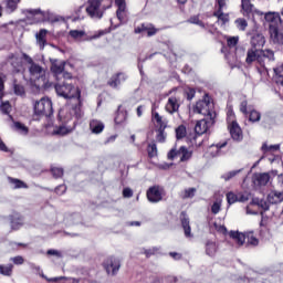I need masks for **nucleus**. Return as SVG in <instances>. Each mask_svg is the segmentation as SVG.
<instances>
[{"instance_id":"1","label":"nucleus","mask_w":283,"mask_h":283,"mask_svg":"<svg viewBox=\"0 0 283 283\" xmlns=\"http://www.w3.org/2000/svg\"><path fill=\"white\" fill-rule=\"evenodd\" d=\"M54 114L52 106V99L49 97H42L40 101L33 102V116L34 118H50Z\"/></svg>"},{"instance_id":"2","label":"nucleus","mask_w":283,"mask_h":283,"mask_svg":"<svg viewBox=\"0 0 283 283\" xmlns=\"http://www.w3.org/2000/svg\"><path fill=\"white\" fill-rule=\"evenodd\" d=\"M192 111L195 114H201V116H206V118H216L213 101L209 94H205L203 98L196 103Z\"/></svg>"},{"instance_id":"3","label":"nucleus","mask_w":283,"mask_h":283,"mask_svg":"<svg viewBox=\"0 0 283 283\" xmlns=\"http://www.w3.org/2000/svg\"><path fill=\"white\" fill-rule=\"evenodd\" d=\"M30 81H33L38 87H45L48 85V72L43 66L34 63L29 67Z\"/></svg>"},{"instance_id":"4","label":"nucleus","mask_w":283,"mask_h":283,"mask_svg":"<svg viewBox=\"0 0 283 283\" xmlns=\"http://www.w3.org/2000/svg\"><path fill=\"white\" fill-rule=\"evenodd\" d=\"M72 102L73 105V118H75L76 122H74V125H78L83 120V117L85 116V112H83V97L81 96V88H76L72 95Z\"/></svg>"},{"instance_id":"5","label":"nucleus","mask_w":283,"mask_h":283,"mask_svg":"<svg viewBox=\"0 0 283 283\" xmlns=\"http://www.w3.org/2000/svg\"><path fill=\"white\" fill-rule=\"evenodd\" d=\"M227 123L228 129L233 140H242V128L240 127V124H238V122L235 120V113H233L232 109H229L227 113Z\"/></svg>"},{"instance_id":"6","label":"nucleus","mask_w":283,"mask_h":283,"mask_svg":"<svg viewBox=\"0 0 283 283\" xmlns=\"http://www.w3.org/2000/svg\"><path fill=\"white\" fill-rule=\"evenodd\" d=\"M230 238L237 242L239 247H242L244 244V241L248 240V244H252L253 247H258L259 241L255 235H253V231H249L245 233H240L238 231H231L230 232Z\"/></svg>"},{"instance_id":"7","label":"nucleus","mask_w":283,"mask_h":283,"mask_svg":"<svg viewBox=\"0 0 283 283\" xmlns=\"http://www.w3.org/2000/svg\"><path fill=\"white\" fill-rule=\"evenodd\" d=\"M103 268L105 269L107 275H116L120 271V259L116 256H108L103 262Z\"/></svg>"},{"instance_id":"8","label":"nucleus","mask_w":283,"mask_h":283,"mask_svg":"<svg viewBox=\"0 0 283 283\" xmlns=\"http://www.w3.org/2000/svg\"><path fill=\"white\" fill-rule=\"evenodd\" d=\"M216 117H206L203 119H200L197 122L195 126V132L198 134V136H202V134H207L209 128L214 125Z\"/></svg>"},{"instance_id":"9","label":"nucleus","mask_w":283,"mask_h":283,"mask_svg":"<svg viewBox=\"0 0 283 283\" xmlns=\"http://www.w3.org/2000/svg\"><path fill=\"white\" fill-rule=\"evenodd\" d=\"M86 12L91 19H103V11L101 10V1L88 0Z\"/></svg>"},{"instance_id":"10","label":"nucleus","mask_w":283,"mask_h":283,"mask_svg":"<svg viewBox=\"0 0 283 283\" xmlns=\"http://www.w3.org/2000/svg\"><path fill=\"white\" fill-rule=\"evenodd\" d=\"M65 61L52 60L51 61V72L54 76H64L65 78H71L70 73L65 72Z\"/></svg>"},{"instance_id":"11","label":"nucleus","mask_w":283,"mask_h":283,"mask_svg":"<svg viewBox=\"0 0 283 283\" xmlns=\"http://www.w3.org/2000/svg\"><path fill=\"white\" fill-rule=\"evenodd\" d=\"M164 196L165 189H163L160 186H154L147 190V199L149 202H160Z\"/></svg>"},{"instance_id":"12","label":"nucleus","mask_w":283,"mask_h":283,"mask_svg":"<svg viewBox=\"0 0 283 283\" xmlns=\"http://www.w3.org/2000/svg\"><path fill=\"white\" fill-rule=\"evenodd\" d=\"M264 19L269 23V30L272 28H280L282 25V18L279 12L269 11L264 13Z\"/></svg>"},{"instance_id":"13","label":"nucleus","mask_w":283,"mask_h":283,"mask_svg":"<svg viewBox=\"0 0 283 283\" xmlns=\"http://www.w3.org/2000/svg\"><path fill=\"white\" fill-rule=\"evenodd\" d=\"M261 49L250 48L247 52L245 63L248 65H251V63H254V61H258L260 65L264 66V61L260 57Z\"/></svg>"},{"instance_id":"14","label":"nucleus","mask_w":283,"mask_h":283,"mask_svg":"<svg viewBox=\"0 0 283 283\" xmlns=\"http://www.w3.org/2000/svg\"><path fill=\"white\" fill-rule=\"evenodd\" d=\"M241 8L244 17H251V14H259V17H262V14H264V12L255 9L253 3H251V0H241Z\"/></svg>"},{"instance_id":"15","label":"nucleus","mask_w":283,"mask_h":283,"mask_svg":"<svg viewBox=\"0 0 283 283\" xmlns=\"http://www.w3.org/2000/svg\"><path fill=\"white\" fill-rule=\"evenodd\" d=\"M103 34H105V31H99L98 35H93L90 38L85 30H73L72 39L75 41H92V39H98V36H103Z\"/></svg>"},{"instance_id":"16","label":"nucleus","mask_w":283,"mask_h":283,"mask_svg":"<svg viewBox=\"0 0 283 283\" xmlns=\"http://www.w3.org/2000/svg\"><path fill=\"white\" fill-rule=\"evenodd\" d=\"M270 40L275 45H283V32L280 27L269 29Z\"/></svg>"},{"instance_id":"17","label":"nucleus","mask_w":283,"mask_h":283,"mask_svg":"<svg viewBox=\"0 0 283 283\" xmlns=\"http://www.w3.org/2000/svg\"><path fill=\"white\" fill-rule=\"evenodd\" d=\"M158 32V29H156L153 24H142L137 28H135V34H147L148 36H154Z\"/></svg>"},{"instance_id":"18","label":"nucleus","mask_w":283,"mask_h":283,"mask_svg":"<svg viewBox=\"0 0 283 283\" xmlns=\"http://www.w3.org/2000/svg\"><path fill=\"white\" fill-rule=\"evenodd\" d=\"M165 109L168 114H176V112L180 109V103L178 102V97L170 96L166 103Z\"/></svg>"},{"instance_id":"19","label":"nucleus","mask_w":283,"mask_h":283,"mask_svg":"<svg viewBox=\"0 0 283 283\" xmlns=\"http://www.w3.org/2000/svg\"><path fill=\"white\" fill-rule=\"evenodd\" d=\"M55 92L59 94V96H63V98H70V94H72V85L57 84L55 85Z\"/></svg>"},{"instance_id":"20","label":"nucleus","mask_w":283,"mask_h":283,"mask_svg":"<svg viewBox=\"0 0 283 283\" xmlns=\"http://www.w3.org/2000/svg\"><path fill=\"white\" fill-rule=\"evenodd\" d=\"M46 129H49V132H51L52 136H65V135L70 134V128H67V126H65V125L46 126Z\"/></svg>"},{"instance_id":"21","label":"nucleus","mask_w":283,"mask_h":283,"mask_svg":"<svg viewBox=\"0 0 283 283\" xmlns=\"http://www.w3.org/2000/svg\"><path fill=\"white\" fill-rule=\"evenodd\" d=\"M151 117H153V123H155L156 127H158L159 129H167V123H168L167 118L160 116V114H158L154 109L151 113Z\"/></svg>"},{"instance_id":"22","label":"nucleus","mask_w":283,"mask_h":283,"mask_svg":"<svg viewBox=\"0 0 283 283\" xmlns=\"http://www.w3.org/2000/svg\"><path fill=\"white\" fill-rule=\"evenodd\" d=\"M25 13L30 17H33V23H39L45 19V12L41 11V9H29Z\"/></svg>"},{"instance_id":"23","label":"nucleus","mask_w":283,"mask_h":283,"mask_svg":"<svg viewBox=\"0 0 283 283\" xmlns=\"http://www.w3.org/2000/svg\"><path fill=\"white\" fill-rule=\"evenodd\" d=\"M48 30L42 29L39 31V33L35 34L36 43L40 48V50H45V45H48Z\"/></svg>"},{"instance_id":"24","label":"nucleus","mask_w":283,"mask_h":283,"mask_svg":"<svg viewBox=\"0 0 283 283\" xmlns=\"http://www.w3.org/2000/svg\"><path fill=\"white\" fill-rule=\"evenodd\" d=\"M283 201V192L282 191H276L272 190L268 195V202L270 205H280V202Z\"/></svg>"},{"instance_id":"25","label":"nucleus","mask_w":283,"mask_h":283,"mask_svg":"<svg viewBox=\"0 0 283 283\" xmlns=\"http://www.w3.org/2000/svg\"><path fill=\"white\" fill-rule=\"evenodd\" d=\"M125 81H127V75H125V73H119L108 81V85L111 87H118L122 83H125Z\"/></svg>"},{"instance_id":"26","label":"nucleus","mask_w":283,"mask_h":283,"mask_svg":"<svg viewBox=\"0 0 283 283\" xmlns=\"http://www.w3.org/2000/svg\"><path fill=\"white\" fill-rule=\"evenodd\" d=\"M270 180L271 176L268 172L256 174L254 176V182L259 185V187H265V185H269Z\"/></svg>"},{"instance_id":"27","label":"nucleus","mask_w":283,"mask_h":283,"mask_svg":"<svg viewBox=\"0 0 283 283\" xmlns=\"http://www.w3.org/2000/svg\"><path fill=\"white\" fill-rule=\"evenodd\" d=\"M177 154L181 163H187V160H191V156H193V153L191 150H188L185 146H181L178 149Z\"/></svg>"},{"instance_id":"28","label":"nucleus","mask_w":283,"mask_h":283,"mask_svg":"<svg viewBox=\"0 0 283 283\" xmlns=\"http://www.w3.org/2000/svg\"><path fill=\"white\" fill-rule=\"evenodd\" d=\"M227 147V142L222 144H217V145H211L208 154L212 157L216 158V156H220L222 154V148Z\"/></svg>"},{"instance_id":"29","label":"nucleus","mask_w":283,"mask_h":283,"mask_svg":"<svg viewBox=\"0 0 283 283\" xmlns=\"http://www.w3.org/2000/svg\"><path fill=\"white\" fill-rule=\"evenodd\" d=\"M90 129L92 134H101L105 129V124L98 119H93L90 123Z\"/></svg>"},{"instance_id":"30","label":"nucleus","mask_w":283,"mask_h":283,"mask_svg":"<svg viewBox=\"0 0 283 283\" xmlns=\"http://www.w3.org/2000/svg\"><path fill=\"white\" fill-rule=\"evenodd\" d=\"M266 43V40L264 39V35L256 34L252 36L251 39V45L252 48L260 50V48H264V44Z\"/></svg>"},{"instance_id":"31","label":"nucleus","mask_w":283,"mask_h":283,"mask_svg":"<svg viewBox=\"0 0 283 283\" xmlns=\"http://www.w3.org/2000/svg\"><path fill=\"white\" fill-rule=\"evenodd\" d=\"M181 226L186 238H193V234H191V226L189 224V218H187L185 213L181 214Z\"/></svg>"},{"instance_id":"32","label":"nucleus","mask_w":283,"mask_h":283,"mask_svg":"<svg viewBox=\"0 0 283 283\" xmlns=\"http://www.w3.org/2000/svg\"><path fill=\"white\" fill-rule=\"evenodd\" d=\"M206 253L210 256L213 258L218 253V244L213 241H207L206 243Z\"/></svg>"},{"instance_id":"33","label":"nucleus","mask_w":283,"mask_h":283,"mask_svg":"<svg viewBox=\"0 0 283 283\" xmlns=\"http://www.w3.org/2000/svg\"><path fill=\"white\" fill-rule=\"evenodd\" d=\"M116 14L120 23H127V7H117Z\"/></svg>"},{"instance_id":"34","label":"nucleus","mask_w":283,"mask_h":283,"mask_svg":"<svg viewBox=\"0 0 283 283\" xmlns=\"http://www.w3.org/2000/svg\"><path fill=\"white\" fill-rule=\"evenodd\" d=\"M8 180L10 185H13V189H28V185L21 181V179H14L12 177H8Z\"/></svg>"},{"instance_id":"35","label":"nucleus","mask_w":283,"mask_h":283,"mask_svg":"<svg viewBox=\"0 0 283 283\" xmlns=\"http://www.w3.org/2000/svg\"><path fill=\"white\" fill-rule=\"evenodd\" d=\"M213 17H217L218 21H221L222 25L229 23V14L223 11H214Z\"/></svg>"},{"instance_id":"36","label":"nucleus","mask_w":283,"mask_h":283,"mask_svg":"<svg viewBox=\"0 0 283 283\" xmlns=\"http://www.w3.org/2000/svg\"><path fill=\"white\" fill-rule=\"evenodd\" d=\"M263 154H273V151H279L280 150V144L276 145H266L263 144L261 147Z\"/></svg>"},{"instance_id":"37","label":"nucleus","mask_w":283,"mask_h":283,"mask_svg":"<svg viewBox=\"0 0 283 283\" xmlns=\"http://www.w3.org/2000/svg\"><path fill=\"white\" fill-rule=\"evenodd\" d=\"M125 120H127V113L119 109L115 116V123L116 125H123Z\"/></svg>"},{"instance_id":"38","label":"nucleus","mask_w":283,"mask_h":283,"mask_svg":"<svg viewBox=\"0 0 283 283\" xmlns=\"http://www.w3.org/2000/svg\"><path fill=\"white\" fill-rule=\"evenodd\" d=\"M251 205L260 207L261 209H263V211H269V205L266 203L265 200H262L260 198H253Z\"/></svg>"},{"instance_id":"39","label":"nucleus","mask_w":283,"mask_h":283,"mask_svg":"<svg viewBox=\"0 0 283 283\" xmlns=\"http://www.w3.org/2000/svg\"><path fill=\"white\" fill-rule=\"evenodd\" d=\"M238 30H241V32H244V30H247V28H249V22H247V20L244 18H239L234 21Z\"/></svg>"},{"instance_id":"40","label":"nucleus","mask_w":283,"mask_h":283,"mask_svg":"<svg viewBox=\"0 0 283 283\" xmlns=\"http://www.w3.org/2000/svg\"><path fill=\"white\" fill-rule=\"evenodd\" d=\"M220 209H222V198H219L213 202L211 206V212L214 216H218V213H220Z\"/></svg>"},{"instance_id":"41","label":"nucleus","mask_w":283,"mask_h":283,"mask_svg":"<svg viewBox=\"0 0 283 283\" xmlns=\"http://www.w3.org/2000/svg\"><path fill=\"white\" fill-rule=\"evenodd\" d=\"M274 56H275V53H273V51L261 49V53H260L261 61H264V59H269V61H273Z\"/></svg>"},{"instance_id":"42","label":"nucleus","mask_w":283,"mask_h":283,"mask_svg":"<svg viewBox=\"0 0 283 283\" xmlns=\"http://www.w3.org/2000/svg\"><path fill=\"white\" fill-rule=\"evenodd\" d=\"M185 136H187V127H185V125H180L176 128L177 140L185 138Z\"/></svg>"},{"instance_id":"43","label":"nucleus","mask_w":283,"mask_h":283,"mask_svg":"<svg viewBox=\"0 0 283 283\" xmlns=\"http://www.w3.org/2000/svg\"><path fill=\"white\" fill-rule=\"evenodd\" d=\"M21 0H8L7 1V12L12 13L14 10H17V6H19V2Z\"/></svg>"},{"instance_id":"44","label":"nucleus","mask_w":283,"mask_h":283,"mask_svg":"<svg viewBox=\"0 0 283 283\" xmlns=\"http://www.w3.org/2000/svg\"><path fill=\"white\" fill-rule=\"evenodd\" d=\"M260 118H262V115L260 114V112L255 111V109H252L250 112V115H249V120L251 123H259Z\"/></svg>"},{"instance_id":"45","label":"nucleus","mask_w":283,"mask_h":283,"mask_svg":"<svg viewBox=\"0 0 283 283\" xmlns=\"http://www.w3.org/2000/svg\"><path fill=\"white\" fill-rule=\"evenodd\" d=\"M242 170H231L229 172H226L224 175L221 176V178H223V180L229 181L232 178H235V176H238V174H240Z\"/></svg>"},{"instance_id":"46","label":"nucleus","mask_w":283,"mask_h":283,"mask_svg":"<svg viewBox=\"0 0 283 283\" xmlns=\"http://www.w3.org/2000/svg\"><path fill=\"white\" fill-rule=\"evenodd\" d=\"M0 275H12V264L0 265Z\"/></svg>"},{"instance_id":"47","label":"nucleus","mask_w":283,"mask_h":283,"mask_svg":"<svg viewBox=\"0 0 283 283\" xmlns=\"http://www.w3.org/2000/svg\"><path fill=\"white\" fill-rule=\"evenodd\" d=\"M227 201L228 205H235V202H239V196L230 191L227 193Z\"/></svg>"},{"instance_id":"48","label":"nucleus","mask_w":283,"mask_h":283,"mask_svg":"<svg viewBox=\"0 0 283 283\" xmlns=\"http://www.w3.org/2000/svg\"><path fill=\"white\" fill-rule=\"evenodd\" d=\"M51 174L54 178H63V168L61 167H52Z\"/></svg>"},{"instance_id":"49","label":"nucleus","mask_w":283,"mask_h":283,"mask_svg":"<svg viewBox=\"0 0 283 283\" xmlns=\"http://www.w3.org/2000/svg\"><path fill=\"white\" fill-rule=\"evenodd\" d=\"M0 112L3 114H10L12 112V106L10 105V102H2L0 105Z\"/></svg>"},{"instance_id":"50","label":"nucleus","mask_w":283,"mask_h":283,"mask_svg":"<svg viewBox=\"0 0 283 283\" xmlns=\"http://www.w3.org/2000/svg\"><path fill=\"white\" fill-rule=\"evenodd\" d=\"M158 155V148L156 147V144L148 145V156L149 158H154V156Z\"/></svg>"},{"instance_id":"51","label":"nucleus","mask_w":283,"mask_h":283,"mask_svg":"<svg viewBox=\"0 0 283 283\" xmlns=\"http://www.w3.org/2000/svg\"><path fill=\"white\" fill-rule=\"evenodd\" d=\"M13 90L17 96H25V88L22 85L14 84Z\"/></svg>"},{"instance_id":"52","label":"nucleus","mask_w":283,"mask_h":283,"mask_svg":"<svg viewBox=\"0 0 283 283\" xmlns=\"http://www.w3.org/2000/svg\"><path fill=\"white\" fill-rule=\"evenodd\" d=\"M157 132H158L156 136L157 143H165V139L167 138V135H165V129L159 128Z\"/></svg>"},{"instance_id":"53","label":"nucleus","mask_w":283,"mask_h":283,"mask_svg":"<svg viewBox=\"0 0 283 283\" xmlns=\"http://www.w3.org/2000/svg\"><path fill=\"white\" fill-rule=\"evenodd\" d=\"M196 196V188H188L184 191L182 198H193Z\"/></svg>"},{"instance_id":"54","label":"nucleus","mask_w":283,"mask_h":283,"mask_svg":"<svg viewBox=\"0 0 283 283\" xmlns=\"http://www.w3.org/2000/svg\"><path fill=\"white\" fill-rule=\"evenodd\" d=\"M189 23H193L195 25H199L200 28H205V23L202 21H200V18H198V15H195L192 18H190Z\"/></svg>"},{"instance_id":"55","label":"nucleus","mask_w":283,"mask_h":283,"mask_svg":"<svg viewBox=\"0 0 283 283\" xmlns=\"http://www.w3.org/2000/svg\"><path fill=\"white\" fill-rule=\"evenodd\" d=\"M14 127L18 132H20V134H28V128L25 127V125L18 122L14 124Z\"/></svg>"},{"instance_id":"56","label":"nucleus","mask_w":283,"mask_h":283,"mask_svg":"<svg viewBox=\"0 0 283 283\" xmlns=\"http://www.w3.org/2000/svg\"><path fill=\"white\" fill-rule=\"evenodd\" d=\"M238 41H240L239 36L228 38V45H229V48H235L238 45Z\"/></svg>"},{"instance_id":"57","label":"nucleus","mask_w":283,"mask_h":283,"mask_svg":"<svg viewBox=\"0 0 283 283\" xmlns=\"http://www.w3.org/2000/svg\"><path fill=\"white\" fill-rule=\"evenodd\" d=\"M217 8L216 12H222L227 8V0H217Z\"/></svg>"},{"instance_id":"58","label":"nucleus","mask_w":283,"mask_h":283,"mask_svg":"<svg viewBox=\"0 0 283 283\" xmlns=\"http://www.w3.org/2000/svg\"><path fill=\"white\" fill-rule=\"evenodd\" d=\"M45 280L48 282H67V277L65 276H57V277H51V279L45 277Z\"/></svg>"},{"instance_id":"59","label":"nucleus","mask_w":283,"mask_h":283,"mask_svg":"<svg viewBox=\"0 0 283 283\" xmlns=\"http://www.w3.org/2000/svg\"><path fill=\"white\" fill-rule=\"evenodd\" d=\"M22 60L25 61V63H29V65H34V60L27 53H22Z\"/></svg>"},{"instance_id":"60","label":"nucleus","mask_w":283,"mask_h":283,"mask_svg":"<svg viewBox=\"0 0 283 283\" xmlns=\"http://www.w3.org/2000/svg\"><path fill=\"white\" fill-rule=\"evenodd\" d=\"M48 255H55V258H63V254L59 250H48Z\"/></svg>"},{"instance_id":"61","label":"nucleus","mask_w":283,"mask_h":283,"mask_svg":"<svg viewBox=\"0 0 283 283\" xmlns=\"http://www.w3.org/2000/svg\"><path fill=\"white\" fill-rule=\"evenodd\" d=\"M123 196L124 198H132V196H134V191L130 188H125L123 190Z\"/></svg>"},{"instance_id":"62","label":"nucleus","mask_w":283,"mask_h":283,"mask_svg":"<svg viewBox=\"0 0 283 283\" xmlns=\"http://www.w3.org/2000/svg\"><path fill=\"white\" fill-rule=\"evenodd\" d=\"M186 94H187L188 101H191V99L193 98V96H196V90H193V88H188V90L186 91Z\"/></svg>"},{"instance_id":"63","label":"nucleus","mask_w":283,"mask_h":283,"mask_svg":"<svg viewBox=\"0 0 283 283\" xmlns=\"http://www.w3.org/2000/svg\"><path fill=\"white\" fill-rule=\"evenodd\" d=\"M274 73L276 74V76H279L280 78H282L283 76V66L280 65L274 69Z\"/></svg>"},{"instance_id":"64","label":"nucleus","mask_w":283,"mask_h":283,"mask_svg":"<svg viewBox=\"0 0 283 283\" xmlns=\"http://www.w3.org/2000/svg\"><path fill=\"white\" fill-rule=\"evenodd\" d=\"M13 264H23V256H15L11 259Z\"/></svg>"}]
</instances>
